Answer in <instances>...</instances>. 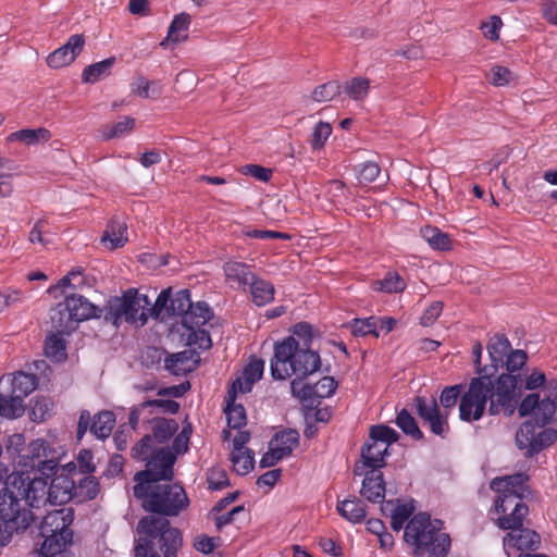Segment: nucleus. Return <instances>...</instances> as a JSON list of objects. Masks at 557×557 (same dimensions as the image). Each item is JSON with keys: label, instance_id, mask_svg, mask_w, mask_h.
<instances>
[{"label": "nucleus", "instance_id": "nucleus-14", "mask_svg": "<svg viewBox=\"0 0 557 557\" xmlns=\"http://www.w3.org/2000/svg\"><path fill=\"white\" fill-rule=\"evenodd\" d=\"M114 425L115 416L112 411L102 410L91 418L88 410H82L77 423V438L82 440L89 430L95 437L106 440L110 436Z\"/></svg>", "mask_w": 557, "mask_h": 557}, {"label": "nucleus", "instance_id": "nucleus-27", "mask_svg": "<svg viewBox=\"0 0 557 557\" xmlns=\"http://www.w3.org/2000/svg\"><path fill=\"white\" fill-rule=\"evenodd\" d=\"M336 508L343 518L352 523H360L367 517L364 503L356 496H350L344 500H338Z\"/></svg>", "mask_w": 557, "mask_h": 557}, {"label": "nucleus", "instance_id": "nucleus-26", "mask_svg": "<svg viewBox=\"0 0 557 557\" xmlns=\"http://www.w3.org/2000/svg\"><path fill=\"white\" fill-rule=\"evenodd\" d=\"M299 443V433L295 429H285L274 434L269 445L284 459L288 457Z\"/></svg>", "mask_w": 557, "mask_h": 557}, {"label": "nucleus", "instance_id": "nucleus-51", "mask_svg": "<svg viewBox=\"0 0 557 557\" xmlns=\"http://www.w3.org/2000/svg\"><path fill=\"white\" fill-rule=\"evenodd\" d=\"M234 470L239 475H246L255 466V454L250 449H245L243 453H231L230 457Z\"/></svg>", "mask_w": 557, "mask_h": 557}, {"label": "nucleus", "instance_id": "nucleus-47", "mask_svg": "<svg viewBox=\"0 0 557 557\" xmlns=\"http://www.w3.org/2000/svg\"><path fill=\"white\" fill-rule=\"evenodd\" d=\"M341 91L342 85L339 82L330 81L317 86L311 92V98L315 102H327L339 96Z\"/></svg>", "mask_w": 557, "mask_h": 557}, {"label": "nucleus", "instance_id": "nucleus-32", "mask_svg": "<svg viewBox=\"0 0 557 557\" xmlns=\"http://www.w3.org/2000/svg\"><path fill=\"white\" fill-rule=\"evenodd\" d=\"M51 138V133L45 127L38 128H23L11 133L8 136V141H20L25 145L32 146L39 143H47Z\"/></svg>", "mask_w": 557, "mask_h": 557}, {"label": "nucleus", "instance_id": "nucleus-20", "mask_svg": "<svg viewBox=\"0 0 557 557\" xmlns=\"http://www.w3.org/2000/svg\"><path fill=\"white\" fill-rule=\"evenodd\" d=\"M48 486V502L52 505H63L75 499V481L64 474H53Z\"/></svg>", "mask_w": 557, "mask_h": 557}, {"label": "nucleus", "instance_id": "nucleus-42", "mask_svg": "<svg viewBox=\"0 0 557 557\" xmlns=\"http://www.w3.org/2000/svg\"><path fill=\"white\" fill-rule=\"evenodd\" d=\"M344 92L352 100H363L370 90V81L367 77H352L342 87Z\"/></svg>", "mask_w": 557, "mask_h": 557}, {"label": "nucleus", "instance_id": "nucleus-12", "mask_svg": "<svg viewBox=\"0 0 557 557\" xmlns=\"http://www.w3.org/2000/svg\"><path fill=\"white\" fill-rule=\"evenodd\" d=\"M520 417L532 416L539 426L557 423V394L540 399L537 393L527 395L518 406Z\"/></svg>", "mask_w": 557, "mask_h": 557}, {"label": "nucleus", "instance_id": "nucleus-54", "mask_svg": "<svg viewBox=\"0 0 557 557\" xmlns=\"http://www.w3.org/2000/svg\"><path fill=\"white\" fill-rule=\"evenodd\" d=\"M332 134V126L327 122L320 121L313 127L311 147L313 150H319L324 147L326 140Z\"/></svg>", "mask_w": 557, "mask_h": 557}, {"label": "nucleus", "instance_id": "nucleus-34", "mask_svg": "<svg viewBox=\"0 0 557 557\" xmlns=\"http://www.w3.org/2000/svg\"><path fill=\"white\" fill-rule=\"evenodd\" d=\"M191 17L188 13H180L174 16L172 23L169 26L168 36L160 46H165L166 42L178 44L187 38L186 32L189 28Z\"/></svg>", "mask_w": 557, "mask_h": 557}, {"label": "nucleus", "instance_id": "nucleus-22", "mask_svg": "<svg viewBox=\"0 0 557 557\" xmlns=\"http://www.w3.org/2000/svg\"><path fill=\"white\" fill-rule=\"evenodd\" d=\"M65 302L77 324L91 318L102 317V308L92 305L81 295H69L65 297Z\"/></svg>", "mask_w": 557, "mask_h": 557}, {"label": "nucleus", "instance_id": "nucleus-46", "mask_svg": "<svg viewBox=\"0 0 557 557\" xmlns=\"http://www.w3.org/2000/svg\"><path fill=\"white\" fill-rule=\"evenodd\" d=\"M227 425L231 429L239 430L247 423L246 410L243 405L235 404L226 398V407L224 409Z\"/></svg>", "mask_w": 557, "mask_h": 557}, {"label": "nucleus", "instance_id": "nucleus-17", "mask_svg": "<svg viewBox=\"0 0 557 557\" xmlns=\"http://www.w3.org/2000/svg\"><path fill=\"white\" fill-rule=\"evenodd\" d=\"M84 46L85 36L83 34L70 36L62 47L55 49L47 57L48 66L51 69H61L70 65L82 52Z\"/></svg>", "mask_w": 557, "mask_h": 557}, {"label": "nucleus", "instance_id": "nucleus-37", "mask_svg": "<svg viewBox=\"0 0 557 557\" xmlns=\"http://www.w3.org/2000/svg\"><path fill=\"white\" fill-rule=\"evenodd\" d=\"M152 423V440L158 443H166L178 430V423L174 419L153 418Z\"/></svg>", "mask_w": 557, "mask_h": 557}, {"label": "nucleus", "instance_id": "nucleus-62", "mask_svg": "<svg viewBox=\"0 0 557 557\" xmlns=\"http://www.w3.org/2000/svg\"><path fill=\"white\" fill-rule=\"evenodd\" d=\"M499 481L504 482L503 491L522 495L523 485L528 481V475L524 473H516L513 475L506 476L505 479H500Z\"/></svg>", "mask_w": 557, "mask_h": 557}, {"label": "nucleus", "instance_id": "nucleus-21", "mask_svg": "<svg viewBox=\"0 0 557 557\" xmlns=\"http://www.w3.org/2000/svg\"><path fill=\"white\" fill-rule=\"evenodd\" d=\"M361 496L371 503H381L385 497V481L381 470H364Z\"/></svg>", "mask_w": 557, "mask_h": 557}, {"label": "nucleus", "instance_id": "nucleus-55", "mask_svg": "<svg viewBox=\"0 0 557 557\" xmlns=\"http://www.w3.org/2000/svg\"><path fill=\"white\" fill-rule=\"evenodd\" d=\"M350 331L355 336H366L369 334H373L375 337L379 336L374 318L354 319L350 323Z\"/></svg>", "mask_w": 557, "mask_h": 557}, {"label": "nucleus", "instance_id": "nucleus-31", "mask_svg": "<svg viewBox=\"0 0 557 557\" xmlns=\"http://www.w3.org/2000/svg\"><path fill=\"white\" fill-rule=\"evenodd\" d=\"M126 224L120 220L113 219L107 226L101 242L110 249L123 247L127 242Z\"/></svg>", "mask_w": 557, "mask_h": 557}, {"label": "nucleus", "instance_id": "nucleus-10", "mask_svg": "<svg viewBox=\"0 0 557 557\" xmlns=\"http://www.w3.org/2000/svg\"><path fill=\"white\" fill-rule=\"evenodd\" d=\"M20 463L32 469L37 468L46 479L57 473L59 461L47 441L37 438L32 441L20 455Z\"/></svg>", "mask_w": 557, "mask_h": 557}, {"label": "nucleus", "instance_id": "nucleus-11", "mask_svg": "<svg viewBox=\"0 0 557 557\" xmlns=\"http://www.w3.org/2000/svg\"><path fill=\"white\" fill-rule=\"evenodd\" d=\"M496 510L502 513L498 525L503 530L519 529L529 512V507L523 503L521 494L502 491L496 500Z\"/></svg>", "mask_w": 557, "mask_h": 557}, {"label": "nucleus", "instance_id": "nucleus-59", "mask_svg": "<svg viewBox=\"0 0 557 557\" xmlns=\"http://www.w3.org/2000/svg\"><path fill=\"white\" fill-rule=\"evenodd\" d=\"M461 393H462V385H460V384L445 387L442 391L441 396H440L441 405L445 409L453 408L457 404L458 399L459 398L461 399L463 397V395L461 396Z\"/></svg>", "mask_w": 557, "mask_h": 557}, {"label": "nucleus", "instance_id": "nucleus-33", "mask_svg": "<svg viewBox=\"0 0 557 557\" xmlns=\"http://www.w3.org/2000/svg\"><path fill=\"white\" fill-rule=\"evenodd\" d=\"M249 286L252 301L258 307L265 306L274 299L275 289L272 283L255 276Z\"/></svg>", "mask_w": 557, "mask_h": 557}, {"label": "nucleus", "instance_id": "nucleus-63", "mask_svg": "<svg viewBox=\"0 0 557 557\" xmlns=\"http://www.w3.org/2000/svg\"><path fill=\"white\" fill-rule=\"evenodd\" d=\"M503 26V21L497 15H492L488 22L482 23L481 30L485 38L497 41L499 39V30Z\"/></svg>", "mask_w": 557, "mask_h": 557}, {"label": "nucleus", "instance_id": "nucleus-61", "mask_svg": "<svg viewBox=\"0 0 557 557\" xmlns=\"http://www.w3.org/2000/svg\"><path fill=\"white\" fill-rule=\"evenodd\" d=\"M337 386H338V384L334 380V377H332V376H324V377H322L314 385L315 396H317V404L319 405L320 400L322 398L331 397L335 393Z\"/></svg>", "mask_w": 557, "mask_h": 557}, {"label": "nucleus", "instance_id": "nucleus-57", "mask_svg": "<svg viewBox=\"0 0 557 557\" xmlns=\"http://www.w3.org/2000/svg\"><path fill=\"white\" fill-rule=\"evenodd\" d=\"M153 440L152 436L146 434L132 449L131 455L134 459L148 461L153 450Z\"/></svg>", "mask_w": 557, "mask_h": 557}, {"label": "nucleus", "instance_id": "nucleus-3", "mask_svg": "<svg viewBox=\"0 0 557 557\" xmlns=\"http://www.w3.org/2000/svg\"><path fill=\"white\" fill-rule=\"evenodd\" d=\"M321 368L318 351L310 347H301L294 336H287L275 343L271 359V374L274 380H286L290 376L308 377Z\"/></svg>", "mask_w": 557, "mask_h": 557}, {"label": "nucleus", "instance_id": "nucleus-43", "mask_svg": "<svg viewBox=\"0 0 557 557\" xmlns=\"http://www.w3.org/2000/svg\"><path fill=\"white\" fill-rule=\"evenodd\" d=\"M396 425L406 434L416 441L423 440L424 435L419 429L416 419L409 413L407 409H401L395 420Z\"/></svg>", "mask_w": 557, "mask_h": 557}, {"label": "nucleus", "instance_id": "nucleus-56", "mask_svg": "<svg viewBox=\"0 0 557 557\" xmlns=\"http://www.w3.org/2000/svg\"><path fill=\"white\" fill-rule=\"evenodd\" d=\"M52 408V403L46 397L33 400L29 417L34 422H42L47 419Z\"/></svg>", "mask_w": 557, "mask_h": 557}, {"label": "nucleus", "instance_id": "nucleus-23", "mask_svg": "<svg viewBox=\"0 0 557 557\" xmlns=\"http://www.w3.org/2000/svg\"><path fill=\"white\" fill-rule=\"evenodd\" d=\"M505 543L519 550H535L540 545V535L533 530L520 527L507 534Z\"/></svg>", "mask_w": 557, "mask_h": 557}, {"label": "nucleus", "instance_id": "nucleus-18", "mask_svg": "<svg viewBox=\"0 0 557 557\" xmlns=\"http://www.w3.org/2000/svg\"><path fill=\"white\" fill-rule=\"evenodd\" d=\"M162 354L164 355V369L176 376L194 371L199 363V354L193 349L176 354H169L163 350Z\"/></svg>", "mask_w": 557, "mask_h": 557}, {"label": "nucleus", "instance_id": "nucleus-64", "mask_svg": "<svg viewBox=\"0 0 557 557\" xmlns=\"http://www.w3.org/2000/svg\"><path fill=\"white\" fill-rule=\"evenodd\" d=\"M207 481L208 487L212 491H220L230 485L227 473L223 469H212Z\"/></svg>", "mask_w": 557, "mask_h": 557}, {"label": "nucleus", "instance_id": "nucleus-4", "mask_svg": "<svg viewBox=\"0 0 557 557\" xmlns=\"http://www.w3.org/2000/svg\"><path fill=\"white\" fill-rule=\"evenodd\" d=\"M441 520L431 521L426 512H419L405 527L404 540L416 547L414 554L429 557H446L450 549L449 534L442 532Z\"/></svg>", "mask_w": 557, "mask_h": 557}, {"label": "nucleus", "instance_id": "nucleus-7", "mask_svg": "<svg viewBox=\"0 0 557 557\" xmlns=\"http://www.w3.org/2000/svg\"><path fill=\"white\" fill-rule=\"evenodd\" d=\"M33 520L32 511L21 508V498L9 476L0 490V546L7 545L13 533L26 530Z\"/></svg>", "mask_w": 557, "mask_h": 557}, {"label": "nucleus", "instance_id": "nucleus-30", "mask_svg": "<svg viewBox=\"0 0 557 557\" xmlns=\"http://www.w3.org/2000/svg\"><path fill=\"white\" fill-rule=\"evenodd\" d=\"M510 349L511 344L504 334H497L490 339L487 351L492 361V372H497L498 366L504 363V359Z\"/></svg>", "mask_w": 557, "mask_h": 557}, {"label": "nucleus", "instance_id": "nucleus-38", "mask_svg": "<svg viewBox=\"0 0 557 557\" xmlns=\"http://www.w3.org/2000/svg\"><path fill=\"white\" fill-rule=\"evenodd\" d=\"M25 406L23 399L20 396L14 395L12 392L10 395L0 393V416L8 419H16L24 414Z\"/></svg>", "mask_w": 557, "mask_h": 557}, {"label": "nucleus", "instance_id": "nucleus-1", "mask_svg": "<svg viewBox=\"0 0 557 557\" xmlns=\"http://www.w3.org/2000/svg\"><path fill=\"white\" fill-rule=\"evenodd\" d=\"M528 355L524 350H509L502 367H506L507 373H502L494 379L496 372H488L484 367L479 370V376L473 377L468 391L463 394L459 404V417L462 421L471 422L480 420L488 405V413L497 416L504 412L510 417L518 407L522 393V375L513 374L527 363Z\"/></svg>", "mask_w": 557, "mask_h": 557}, {"label": "nucleus", "instance_id": "nucleus-35", "mask_svg": "<svg viewBox=\"0 0 557 557\" xmlns=\"http://www.w3.org/2000/svg\"><path fill=\"white\" fill-rule=\"evenodd\" d=\"M115 57H110L100 62H96L86 66L82 73L83 83L94 84L99 79L109 76L112 66L115 64Z\"/></svg>", "mask_w": 557, "mask_h": 557}, {"label": "nucleus", "instance_id": "nucleus-6", "mask_svg": "<svg viewBox=\"0 0 557 557\" xmlns=\"http://www.w3.org/2000/svg\"><path fill=\"white\" fill-rule=\"evenodd\" d=\"M150 300L137 288H128L121 296L110 297L102 308V317L119 327L122 323L145 325L148 321Z\"/></svg>", "mask_w": 557, "mask_h": 557}, {"label": "nucleus", "instance_id": "nucleus-60", "mask_svg": "<svg viewBox=\"0 0 557 557\" xmlns=\"http://www.w3.org/2000/svg\"><path fill=\"white\" fill-rule=\"evenodd\" d=\"M263 370L264 361L262 359L253 358L244 368L243 376L247 382L253 385L262 377Z\"/></svg>", "mask_w": 557, "mask_h": 557}, {"label": "nucleus", "instance_id": "nucleus-58", "mask_svg": "<svg viewBox=\"0 0 557 557\" xmlns=\"http://www.w3.org/2000/svg\"><path fill=\"white\" fill-rule=\"evenodd\" d=\"M413 508L406 504H400L395 507L393 513L391 516V527L394 531L399 532L404 523L410 518L412 515Z\"/></svg>", "mask_w": 557, "mask_h": 557}, {"label": "nucleus", "instance_id": "nucleus-28", "mask_svg": "<svg viewBox=\"0 0 557 557\" xmlns=\"http://www.w3.org/2000/svg\"><path fill=\"white\" fill-rule=\"evenodd\" d=\"M212 317L213 312L207 302L199 301L196 305L191 302V308L183 318V326L186 330L199 329L206 325Z\"/></svg>", "mask_w": 557, "mask_h": 557}, {"label": "nucleus", "instance_id": "nucleus-2", "mask_svg": "<svg viewBox=\"0 0 557 557\" xmlns=\"http://www.w3.org/2000/svg\"><path fill=\"white\" fill-rule=\"evenodd\" d=\"M138 539L135 557H177L183 546V536L177 528L171 525L168 518L148 515L137 523Z\"/></svg>", "mask_w": 557, "mask_h": 557}, {"label": "nucleus", "instance_id": "nucleus-44", "mask_svg": "<svg viewBox=\"0 0 557 557\" xmlns=\"http://www.w3.org/2000/svg\"><path fill=\"white\" fill-rule=\"evenodd\" d=\"M372 288L375 292L400 293L406 288V283L396 272H388L384 278L374 281Z\"/></svg>", "mask_w": 557, "mask_h": 557}, {"label": "nucleus", "instance_id": "nucleus-53", "mask_svg": "<svg viewBox=\"0 0 557 557\" xmlns=\"http://www.w3.org/2000/svg\"><path fill=\"white\" fill-rule=\"evenodd\" d=\"M135 126V119L125 116L122 121L114 123L112 126L106 125L102 128V136L106 140L121 137L129 133Z\"/></svg>", "mask_w": 557, "mask_h": 557}, {"label": "nucleus", "instance_id": "nucleus-29", "mask_svg": "<svg viewBox=\"0 0 557 557\" xmlns=\"http://www.w3.org/2000/svg\"><path fill=\"white\" fill-rule=\"evenodd\" d=\"M226 281L237 283L238 286L249 285L256 274H253L246 263L238 261H228L223 265Z\"/></svg>", "mask_w": 557, "mask_h": 557}, {"label": "nucleus", "instance_id": "nucleus-41", "mask_svg": "<svg viewBox=\"0 0 557 557\" xmlns=\"http://www.w3.org/2000/svg\"><path fill=\"white\" fill-rule=\"evenodd\" d=\"M422 237L430 244V246L437 250H449L451 240L446 233L440 228L426 225L421 228Z\"/></svg>", "mask_w": 557, "mask_h": 557}, {"label": "nucleus", "instance_id": "nucleus-39", "mask_svg": "<svg viewBox=\"0 0 557 557\" xmlns=\"http://www.w3.org/2000/svg\"><path fill=\"white\" fill-rule=\"evenodd\" d=\"M544 426H539L534 421L533 417L528 421H524L519 430L516 433V445L519 449L530 451L532 443L536 438L537 429H543Z\"/></svg>", "mask_w": 557, "mask_h": 557}, {"label": "nucleus", "instance_id": "nucleus-19", "mask_svg": "<svg viewBox=\"0 0 557 557\" xmlns=\"http://www.w3.org/2000/svg\"><path fill=\"white\" fill-rule=\"evenodd\" d=\"M74 521V510L72 508H61L48 512L40 525L39 533H73L70 529Z\"/></svg>", "mask_w": 557, "mask_h": 557}, {"label": "nucleus", "instance_id": "nucleus-9", "mask_svg": "<svg viewBox=\"0 0 557 557\" xmlns=\"http://www.w3.org/2000/svg\"><path fill=\"white\" fill-rule=\"evenodd\" d=\"M191 308L190 292L188 289L172 293V288L163 289L156 299L153 306L149 309L151 318L166 321L172 317L186 315L188 309Z\"/></svg>", "mask_w": 557, "mask_h": 557}, {"label": "nucleus", "instance_id": "nucleus-24", "mask_svg": "<svg viewBox=\"0 0 557 557\" xmlns=\"http://www.w3.org/2000/svg\"><path fill=\"white\" fill-rule=\"evenodd\" d=\"M44 537L40 547L42 557H57L63 553L65 547L72 543L73 533H39Z\"/></svg>", "mask_w": 557, "mask_h": 557}, {"label": "nucleus", "instance_id": "nucleus-40", "mask_svg": "<svg viewBox=\"0 0 557 557\" xmlns=\"http://www.w3.org/2000/svg\"><path fill=\"white\" fill-rule=\"evenodd\" d=\"M37 384L38 380L35 374L17 372L12 380V393L24 399L36 389Z\"/></svg>", "mask_w": 557, "mask_h": 557}, {"label": "nucleus", "instance_id": "nucleus-8", "mask_svg": "<svg viewBox=\"0 0 557 557\" xmlns=\"http://www.w3.org/2000/svg\"><path fill=\"white\" fill-rule=\"evenodd\" d=\"M175 461L176 456L170 448L156 449L146 462V469L135 473L134 481L136 484L133 486V490L139 493L145 484L171 481L174 475L173 466Z\"/></svg>", "mask_w": 557, "mask_h": 557}, {"label": "nucleus", "instance_id": "nucleus-13", "mask_svg": "<svg viewBox=\"0 0 557 557\" xmlns=\"http://www.w3.org/2000/svg\"><path fill=\"white\" fill-rule=\"evenodd\" d=\"M417 413L422 420L424 425L430 428V431L441 438H446L450 432L448 423V412H442L436 399L432 397L426 399L422 396L414 398Z\"/></svg>", "mask_w": 557, "mask_h": 557}, {"label": "nucleus", "instance_id": "nucleus-49", "mask_svg": "<svg viewBox=\"0 0 557 557\" xmlns=\"http://www.w3.org/2000/svg\"><path fill=\"white\" fill-rule=\"evenodd\" d=\"M399 438V434L391 426L380 424L372 425L370 428L369 438L373 442L383 444L385 446H391L393 443H396Z\"/></svg>", "mask_w": 557, "mask_h": 557}, {"label": "nucleus", "instance_id": "nucleus-5", "mask_svg": "<svg viewBox=\"0 0 557 557\" xmlns=\"http://www.w3.org/2000/svg\"><path fill=\"white\" fill-rule=\"evenodd\" d=\"M134 497L140 500L146 512L160 517H177L189 506L184 487L177 483L145 484L139 493L133 490Z\"/></svg>", "mask_w": 557, "mask_h": 557}, {"label": "nucleus", "instance_id": "nucleus-16", "mask_svg": "<svg viewBox=\"0 0 557 557\" xmlns=\"http://www.w3.org/2000/svg\"><path fill=\"white\" fill-rule=\"evenodd\" d=\"M388 446L368 440L361 447L360 459L354 466V474L361 476L364 470H381L389 455Z\"/></svg>", "mask_w": 557, "mask_h": 557}, {"label": "nucleus", "instance_id": "nucleus-50", "mask_svg": "<svg viewBox=\"0 0 557 557\" xmlns=\"http://www.w3.org/2000/svg\"><path fill=\"white\" fill-rule=\"evenodd\" d=\"M65 333H58L54 331L50 335L47 336L45 341V354L47 357H52L55 359H61L65 357V341L63 335Z\"/></svg>", "mask_w": 557, "mask_h": 557}, {"label": "nucleus", "instance_id": "nucleus-25", "mask_svg": "<svg viewBox=\"0 0 557 557\" xmlns=\"http://www.w3.org/2000/svg\"><path fill=\"white\" fill-rule=\"evenodd\" d=\"M50 320L52 327L58 333H66V335H69L77 327V323L74 320L65 300L63 302H59L50 310Z\"/></svg>", "mask_w": 557, "mask_h": 557}, {"label": "nucleus", "instance_id": "nucleus-36", "mask_svg": "<svg viewBox=\"0 0 557 557\" xmlns=\"http://www.w3.org/2000/svg\"><path fill=\"white\" fill-rule=\"evenodd\" d=\"M100 492V483L97 478L85 475L75 481V499L78 503L95 499Z\"/></svg>", "mask_w": 557, "mask_h": 557}, {"label": "nucleus", "instance_id": "nucleus-45", "mask_svg": "<svg viewBox=\"0 0 557 557\" xmlns=\"http://www.w3.org/2000/svg\"><path fill=\"white\" fill-rule=\"evenodd\" d=\"M307 377H294L290 382V391L293 396L297 397L302 403L313 405L317 403L314 385L305 383Z\"/></svg>", "mask_w": 557, "mask_h": 557}, {"label": "nucleus", "instance_id": "nucleus-48", "mask_svg": "<svg viewBox=\"0 0 557 557\" xmlns=\"http://www.w3.org/2000/svg\"><path fill=\"white\" fill-rule=\"evenodd\" d=\"M557 441V431L552 428H543L536 433V438L532 443L531 450L525 451L527 457H532L541 450L549 447Z\"/></svg>", "mask_w": 557, "mask_h": 557}, {"label": "nucleus", "instance_id": "nucleus-52", "mask_svg": "<svg viewBox=\"0 0 557 557\" xmlns=\"http://www.w3.org/2000/svg\"><path fill=\"white\" fill-rule=\"evenodd\" d=\"M357 180L360 184L367 185L372 183L381 173V168L376 162L366 161L354 168Z\"/></svg>", "mask_w": 557, "mask_h": 557}, {"label": "nucleus", "instance_id": "nucleus-15", "mask_svg": "<svg viewBox=\"0 0 557 557\" xmlns=\"http://www.w3.org/2000/svg\"><path fill=\"white\" fill-rule=\"evenodd\" d=\"M11 485L16 490L21 500L24 499L30 507H39L48 502V483L44 478L26 479L22 474L10 476Z\"/></svg>", "mask_w": 557, "mask_h": 557}]
</instances>
